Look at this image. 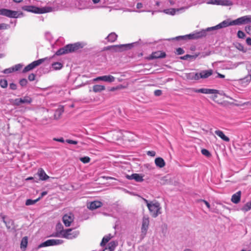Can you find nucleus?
I'll list each match as a JSON object with an SVG mask.
<instances>
[{
  "mask_svg": "<svg viewBox=\"0 0 251 251\" xmlns=\"http://www.w3.org/2000/svg\"><path fill=\"white\" fill-rule=\"evenodd\" d=\"M215 133L217 136H218L223 141L228 142L230 141L229 138L226 136L224 133V132L220 130H216L215 131Z\"/></svg>",
  "mask_w": 251,
  "mask_h": 251,
  "instance_id": "nucleus-20",
  "label": "nucleus"
},
{
  "mask_svg": "<svg viewBox=\"0 0 251 251\" xmlns=\"http://www.w3.org/2000/svg\"><path fill=\"white\" fill-rule=\"evenodd\" d=\"M192 91L195 93H201L205 94H217L219 93V91L216 89H208V88H201L195 89L192 88Z\"/></svg>",
  "mask_w": 251,
  "mask_h": 251,
  "instance_id": "nucleus-12",
  "label": "nucleus"
},
{
  "mask_svg": "<svg viewBox=\"0 0 251 251\" xmlns=\"http://www.w3.org/2000/svg\"><path fill=\"white\" fill-rule=\"evenodd\" d=\"M38 175L41 180H46L49 178V176L46 174L45 171L42 168H40L38 171Z\"/></svg>",
  "mask_w": 251,
  "mask_h": 251,
  "instance_id": "nucleus-21",
  "label": "nucleus"
},
{
  "mask_svg": "<svg viewBox=\"0 0 251 251\" xmlns=\"http://www.w3.org/2000/svg\"><path fill=\"white\" fill-rule=\"evenodd\" d=\"M177 54L180 55L184 53V50L181 48H178L176 50V52Z\"/></svg>",
  "mask_w": 251,
  "mask_h": 251,
  "instance_id": "nucleus-48",
  "label": "nucleus"
},
{
  "mask_svg": "<svg viewBox=\"0 0 251 251\" xmlns=\"http://www.w3.org/2000/svg\"><path fill=\"white\" fill-rule=\"evenodd\" d=\"M133 179L137 182H142L143 181V176L138 174H133Z\"/></svg>",
  "mask_w": 251,
  "mask_h": 251,
  "instance_id": "nucleus-33",
  "label": "nucleus"
},
{
  "mask_svg": "<svg viewBox=\"0 0 251 251\" xmlns=\"http://www.w3.org/2000/svg\"><path fill=\"white\" fill-rule=\"evenodd\" d=\"M14 72L13 68L12 67L5 69L3 71L4 74H10Z\"/></svg>",
  "mask_w": 251,
  "mask_h": 251,
  "instance_id": "nucleus-45",
  "label": "nucleus"
},
{
  "mask_svg": "<svg viewBox=\"0 0 251 251\" xmlns=\"http://www.w3.org/2000/svg\"><path fill=\"white\" fill-rule=\"evenodd\" d=\"M213 71L211 69L208 70L202 71L199 73L200 79V78H203V79L207 78L208 77H209L210 76H211L213 74Z\"/></svg>",
  "mask_w": 251,
  "mask_h": 251,
  "instance_id": "nucleus-16",
  "label": "nucleus"
},
{
  "mask_svg": "<svg viewBox=\"0 0 251 251\" xmlns=\"http://www.w3.org/2000/svg\"><path fill=\"white\" fill-rule=\"evenodd\" d=\"M220 0H210L207 2V4L219 5Z\"/></svg>",
  "mask_w": 251,
  "mask_h": 251,
  "instance_id": "nucleus-47",
  "label": "nucleus"
},
{
  "mask_svg": "<svg viewBox=\"0 0 251 251\" xmlns=\"http://www.w3.org/2000/svg\"><path fill=\"white\" fill-rule=\"evenodd\" d=\"M63 243V241L61 239H49L40 244L38 248L58 245L62 244Z\"/></svg>",
  "mask_w": 251,
  "mask_h": 251,
  "instance_id": "nucleus-10",
  "label": "nucleus"
},
{
  "mask_svg": "<svg viewBox=\"0 0 251 251\" xmlns=\"http://www.w3.org/2000/svg\"><path fill=\"white\" fill-rule=\"evenodd\" d=\"M27 242H28V238L26 236L24 237L23 238L21 241V249H25L27 245Z\"/></svg>",
  "mask_w": 251,
  "mask_h": 251,
  "instance_id": "nucleus-30",
  "label": "nucleus"
},
{
  "mask_svg": "<svg viewBox=\"0 0 251 251\" xmlns=\"http://www.w3.org/2000/svg\"><path fill=\"white\" fill-rule=\"evenodd\" d=\"M162 92L161 90H156L154 92V94L155 96H160L161 95Z\"/></svg>",
  "mask_w": 251,
  "mask_h": 251,
  "instance_id": "nucleus-50",
  "label": "nucleus"
},
{
  "mask_svg": "<svg viewBox=\"0 0 251 251\" xmlns=\"http://www.w3.org/2000/svg\"><path fill=\"white\" fill-rule=\"evenodd\" d=\"M3 222L5 224L7 228L9 229L11 227V225L13 224V221L11 220H5L4 217H3Z\"/></svg>",
  "mask_w": 251,
  "mask_h": 251,
  "instance_id": "nucleus-37",
  "label": "nucleus"
},
{
  "mask_svg": "<svg viewBox=\"0 0 251 251\" xmlns=\"http://www.w3.org/2000/svg\"><path fill=\"white\" fill-rule=\"evenodd\" d=\"M83 46L80 43H75V44H68L63 48L58 50L55 53L57 55H60L66 53L74 52L80 48H82Z\"/></svg>",
  "mask_w": 251,
  "mask_h": 251,
  "instance_id": "nucleus-4",
  "label": "nucleus"
},
{
  "mask_svg": "<svg viewBox=\"0 0 251 251\" xmlns=\"http://www.w3.org/2000/svg\"><path fill=\"white\" fill-rule=\"evenodd\" d=\"M133 44L134 43L128 44H123V45H115V46H111V48H113L116 51H120L124 47H129V48H130L131 47H132Z\"/></svg>",
  "mask_w": 251,
  "mask_h": 251,
  "instance_id": "nucleus-24",
  "label": "nucleus"
},
{
  "mask_svg": "<svg viewBox=\"0 0 251 251\" xmlns=\"http://www.w3.org/2000/svg\"><path fill=\"white\" fill-rule=\"evenodd\" d=\"M185 9L184 7H182L180 8H169L164 10L163 12L167 14H169L171 15H174L176 14V13L177 12H179L180 11L183 10Z\"/></svg>",
  "mask_w": 251,
  "mask_h": 251,
  "instance_id": "nucleus-18",
  "label": "nucleus"
},
{
  "mask_svg": "<svg viewBox=\"0 0 251 251\" xmlns=\"http://www.w3.org/2000/svg\"><path fill=\"white\" fill-rule=\"evenodd\" d=\"M47 194V192L46 191H44V192L41 193V196L39 197V198H40V199H41L42 197H43L44 196H45Z\"/></svg>",
  "mask_w": 251,
  "mask_h": 251,
  "instance_id": "nucleus-60",
  "label": "nucleus"
},
{
  "mask_svg": "<svg viewBox=\"0 0 251 251\" xmlns=\"http://www.w3.org/2000/svg\"><path fill=\"white\" fill-rule=\"evenodd\" d=\"M80 160L83 163H87L90 161V158L88 156H84L81 157L80 158Z\"/></svg>",
  "mask_w": 251,
  "mask_h": 251,
  "instance_id": "nucleus-41",
  "label": "nucleus"
},
{
  "mask_svg": "<svg viewBox=\"0 0 251 251\" xmlns=\"http://www.w3.org/2000/svg\"><path fill=\"white\" fill-rule=\"evenodd\" d=\"M100 0H92L94 3H98Z\"/></svg>",
  "mask_w": 251,
  "mask_h": 251,
  "instance_id": "nucleus-64",
  "label": "nucleus"
},
{
  "mask_svg": "<svg viewBox=\"0 0 251 251\" xmlns=\"http://www.w3.org/2000/svg\"><path fill=\"white\" fill-rule=\"evenodd\" d=\"M27 81L25 78H23L20 80L19 83L22 86H25L26 85Z\"/></svg>",
  "mask_w": 251,
  "mask_h": 251,
  "instance_id": "nucleus-46",
  "label": "nucleus"
},
{
  "mask_svg": "<svg viewBox=\"0 0 251 251\" xmlns=\"http://www.w3.org/2000/svg\"><path fill=\"white\" fill-rule=\"evenodd\" d=\"M249 23H251V15H247L240 17L230 22L225 20L219 24L214 26V28L218 27V29H220L227 27L229 25H245Z\"/></svg>",
  "mask_w": 251,
  "mask_h": 251,
  "instance_id": "nucleus-2",
  "label": "nucleus"
},
{
  "mask_svg": "<svg viewBox=\"0 0 251 251\" xmlns=\"http://www.w3.org/2000/svg\"><path fill=\"white\" fill-rule=\"evenodd\" d=\"M0 15H3L9 18H17L18 17V12L7 9H0Z\"/></svg>",
  "mask_w": 251,
  "mask_h": 251,
  "instance_id": "nucleus-11",
  "label": "nucleus"
},
{
  "mask_svg": "<svg viewBox=\"0 0 251 251\" xmlns=\"http://www.w3.org/2000/svg\"><path fill=\"white\" fill-rule=\"evenodd\" d=\"M54 9L53 7L50 6L38 7L32 5H25L22 7L23 10L36 14H43L52 12L53 11Z\"/></svg>",
  "mask_w": 251,
  "mask_h": 251,
  "instance_id": "nucleus-3",
  "label": "nucleus"
},
{
  "mask_svg": "<svg viewBox=\"0 0 251 251\" xmlns=\"http://www.w3.org/2000/svg\"><path fill=\"white\" fill-rule=\"evenodd\" d=\"M241 191H238L236 193L234 194L231 199V201L235 204L238 203L241 200Z\"/></svg>",
  "mask_w": 251,
  "mask_h": 251,
  "instance_id": "nucleus-19",
  "label": "nucleus"
},
{
  "mask_svg": "<svg viewBox=\"0 0 251 251\" xmlns=\"http://www.w3.org/2000/svg\"><path fill=\"white\" fill-rule=\"evenodd\" d=\"M133 174H132V175H130V176H129V175H126V178L127 179H129V180H132V179H133Z\"/></svg>",
  "mask_w": 251,
  "mask_h": 251,
  "instance_id": "nucleus-61",
  "label": "nucleus"
},
{
  "mask_svg": "<svg viewBox=\"0 0 251 251\" xmlns=\"http://www.w3.org/2000/svg\"><path fill=\"white\" fill-rule=\"evenodd\" d=\"M32 99L29 96H25L21 98H17L13 100V105L20 106L21 104H30Z\"/></svg>",
  "mask_w": 251,
  "mask_h": 251,
  "instance_id": "nucleus-8",
  "label": "nucleus"
},
{
  "mask_svg": "<svg viewBox=\"0 0 251 251\" xmlns=\"http://www.w3.org/2000/svg\"><path fill=\"white\" fill-rule=\"evenodd\" d=\"M217 77L221 78H225V76L224 75L217 73Z\"/></svg>",
  "mask_w": 251,
  "mask_h": 251,
  "instance_id": "nucleus-59",
  "label": "nucleus"
},
{
  "mask_svg": "<svg viewBox=\"0 0 251 251\" xmlns=\"http://www.w3.org/2000/svg\"><path fill=\"white\" fill-rule=\"evenodd\" d=\"M200 75L198 73L192 72L190 73L185 74L186 78L190 80H198L200 79Z\"/></svg>",
  "mask_w": 251,
  "mask_h": 251,
  "instance_id": "nucleus-15",
  "label": "nucleus"
},
{
  "mask_svg": "<svg viewBox=\"0 0 251 251\" xmlns=\"http://www.w3.org/2000/svg\"><path fill=\"white\" fill-rule=\"evenodd\" d=\"M144 7L143 4L141 2H138L137 3L136 8L140 9Z\"/></svg>",
  "mask_w": 251,
  "mask_h": 251,
  "instance_id": "nucleus-57",
  "label": "nucleus"
},
{
  "mask_svg": "<svg viewBox=\"0 0 251 251\" xmlns=\"http://www.w3.org/2000/svg\"><path fill=\"white\" fill-rule=\"evenodd\" d=\"M124 88H125V87L124 86H123L122 85H120L119 86H117V87H113L111 88L110 89V91H114L117 90L123 89Z\"/></svg>",
  "mask_w": 251,
  "mask_h": 251,
  "instance_id": "nucleus-43",
  "label": "nucleus"
},
{
  "mask_svg": "<svg viewBox=\"0 0 251 251\" xmlns=\"http://www.w3.org/2000/svg\"><path fill=\"white\" fill-rule=\"evenodd\" d=\"M218 27L214 28V26L206 28L205 29H202L200 31L194 32L192 33H190L188 35H184V36H179L176 37L175 38H173L171 39L172 40H178L179 39H183V40H192V39H197L199 38H201L203 37H205L207 35V33L208 32L212 31L218 29Z\"/></svg>",
  "mask_w": 251,
  "mask_h": 251,
  "instance_id": "nucleus-1",
  "label": "nucleus"
},
{
  "mask_svg": "<svg viewBox=\"0 0 251 251\" xmlns=\"http://www.w3.org/2000/svg\"><path fill=\"white\" fill-rule=\"evenodd\" d=\"M117 35L114 32H112L108 35L106 38L108 41L113 42L117 39Z\"/></svg>",
  "mask_w": 251,
  "mask_h": 251,
  "instance_id": "nucleus-29",
  "label": "nucleus"
},
{
  "mask_svg": "<svg viewBox=\"0 0 251 251\" xmlns=\"http://www.w3.org/2000/svg\"><path fill=\"white\" fill-rule=\"evenodd\" d=\"M105 89V87L101 85H95L93 87V91L95 93L100 92Z\"/></svg>",
  "mask_w": 251,
  "mask_h": 251,
  "instance_id": "nucleus-25",
  "label": "nucleus"
},
{
  "mask_svg": "<svg viewBox=\"0 0 251 251\" xmlns=\"http://www.w3.org/2000/svg\"><path fill=\"white\" fill-rule=\"evenodd\" d=\"M147 154L151 156H154L156 154V152L154 151H148L147 152Z\"/></svg>",
  "mask_w": 251,
  "mask_h": 251,
  "instance_id": "nucleus-55",
  "label": "nucleus"
},
{
  "mask_svg": "<svg viewBox=\"0 0 251 251\" xmlns=\"http://www.w3.org/2000/svg\"><path fill=\"white\" fill-rule=\"evenodd\" d=\"M198 54H195V55L186 54L185 55L181 56L180 57V59H182V60H188V59H189L190 60H192L195 59L198 57Z\"/></svg>",
  "mask_w": 251,
  "mask_h": 251,
  "instance_id": "nucleus-28",
  "label": "nucleus"
},
{
  "mask_svg": "<svg viewBox=\"0 0 251 251\" xmlns=\"http://www.w3.org/2000/svg\"><path fill=\"white\" fill-rule=\"evenodd\" d=\"M233 4L232 2L229 0H220L219 5L224 6H230Z\"/></svg>",
  "mask_w": 251,
  "mask_h": 251,
  "instance_id": "nucleus-31",
  "label": "nucleus"
},
{
  "mask_svg": "<svg viewBox=\"0 0 251 251\" xmlns=\"http://www.w3.org/2000/svg\"><path fill=\"white\" fill-rule=\"evenodd\" d=\"M246 43L248 45L251 46V38L250 37L247 38L246 39Z\"/></svg>",
  "mask_w": 251,
  "mask_h": 251,
  "instance_id": "nucleus-58",
  "label": "nucleus"
},
{
  "mask_svg": "<svg viewBox=\"0 0 251 251\" xmlns=\"http://www.w3.org/2000/svg\"><path fill=\"white\" fill-rule=\"evenodd\" d=\"M40 200V198H38V199L35 200H32L31 199H28L25 201L26 205H31L35 204L36 202Z\"/></svg>",
  "mask_w": 251,
  "mask_h": 251,
  "instance_id": "nucleus-35",
  "label": "nucleus"
},
{
  "mask_svg": "<svg viewBox=\"0 0 251 251\" xmlns=\"http://www.w3.org/2000/svg\"><path fill=\"white\" fill-rule=\"evenodd\" d=\"M23 67V65L21 64H18L12 67L14 70V72L18 71L21 69L22 67Z\"/></svg>",
  "mask_w": 251,
  "mask_h": 251,
  "instance_id": "nucleus-42",
  "label": "nucleus"
},
{
  "mask_svg": "<svg viewBox=\"0 0 251 251\" xmlns=\"http://www.w3.org/2000/svg\"><path fill=\"white\" fill-rule=\"evenodd\" d=\"M35 78V75L34 74H30L28 76V79L30 81H33Z\"/></svg>",
  "mask_w": 251,
  "mask_h": 251,
  "instance_id": "nucleus-51",
  "label": "nucleus"
},
{
  "mask_svg": "<svg viewBox=\"0 0 251 251\" xmlns=\"http://www.w3.org/2000/svg\"><path fill=\"white\" fill-rule=\"evenodd\" d=\"M251 209V201L246 203L241 208V210L244 212H247Z\"/></svg>",
  "mask_w": 251,
  "mask_h": 251,
  "instance_id": "nucleus-32",
  "label": "nucleus"
},
{
  "mask_svg": "<svg viewBox=\"0 0 251 251\" xmlns=\"http://www.w3.org/2000/svg\"><path fill=\"white\" fill-rule=\"evenodd\" d=\"M113 237V236L111 234H109L104 236L100 243L101 246H104Z\"/></svg>",
  "mask_w": 251,
  "mask_h": 251,
  "instance_id": "nucleus-26",
  "label": "nucleus"
},
{
  "mask_svg": "<svg viewBox=\"0 0 251 251\" xmlns=\"http://www.w3.org/2000/svg\"><path fill=\"white\" fill-rule=\"evenodd\" d=\"M9 87L12 90H16L17 89V85L15 83H11L9 85Z\"/></svg>",
  "mask_w": 251,
  "mask_h": 251,
  "instance_id": "nucleus-54",
  "label": "nucleus"
},
{
  "mask_svg": "<svg viewBox=\"0 0 251 251\" xmlns=\"http://www.w3.org/2000/svg\"><path fill=\"white\" fill-rule=\"evenodd\" d=\"M117 246V242L115 241H111L108 244V248H105L103 251H113Z\"/></svg>",
  "mask_w": 251,
  "mask_h": 251,
  "instance_id": "nucleus-27",
  "label": "nucleus"
},
{
  "mask_svg": "<svg viewBox=\"0 0 251 251\" xmlns=\"http://www.w3.org/2000/svg\"><path fill=\"white\" fill-rule=\"evenodd\" d=\"M66 141L67 143H68L69 144H70L76 145V144H77V141L72 140H70V139L66 140Z\"/></svg>",
  "mask_w": 251,
  "mask_h": 251,
  "instance_id": "nucleus-53",
  "label": "nucleus"
},
{
  "mask_svg": "<svg viewBox=\"0 0 251 251\" xmlns=\"http://www.w3.org/2000/svg\"><path fill=\"white\" fill-rule=\"evenodd\" d=\"M150 224L149 218L147 216L143 217L142 221V226L141 228V235L145 237L147 234Z\"/></svg>",
  "mask_w": 251,
  "mask_h": 251,
  "instance_id": "nucleus-9",
  "label": "nucleus"
},
{
  "mask_svg": "<svg viewBox=\"0 0 251 251\" xmlns=\"http://www.w3.org/2000/svg\"><path fill=\"white\" fill-rule=\"evenodd\" d=\"M52 67L55 70H58L61 69L63 65L60 62H55L52 64Z\"/></svg>",
  "mask_w": 251,
  "mask_h": 251,
  "instance_id": "nucleus-34",
  "label": "nucleus"
},
{
  "mask_svg": "<svg viewBox=\"0 0 251 251\" xmlns=\"http://www.w3.org/2000/svg\"><path fill=\"white\" fill-rule=\"evenodd\" d=\"M251 74L248 75L246 76L242 79V80L244 82H246L247 83H250L251 81Z\"/></svg>",
  "mask_w": 251,
  "mask_h": 251,
  "instance_id": "nucleus-38",
  "label": "nucleus"
},
{
  "mask_svg": "<svg viewBox=\"0 0 251 251\" xmlns=\"http://www.w3.org/2000/svg\"><path fill=\"white\" fill-rule=\"evenodd\" d=\"M198 201L203 202L208 208L209 209L210 208V205L208 201H206L201 199V200H199Z\"/></svg>",
  "mask_w": 251,
  "mask_h": 251,
  "instance_id": "nucleus-52",
  "label": "nucleus"
},
{
  "mask_svg": "<svg viewBox=\"0 0 251 251\" xmlns=\"http://www.w3.org/2000/svg\"><path fill=\"white\" fill-rule=\"evenodd\" d=\"M154 162L156 166L159 168H163L165 166V162L161 157H157L155 158Z\"/></svg>",
  "mask_w": 251,
  "mask_h": 251,
  "instance_id": "nucleus-23",
  "label": "nucleus"
},
{
  "mask_svg": "<svg viewBox=\"0 0 251 251\" xmlns=\"http://www.w3.org/2000/svg\"><path fill=\"white\" fill-rule=\"evenodd\" d=\"M166 56L164 52L161 51H157L152 53L151 58V59H157L160 58H164Z\"/></svg>",
  "mask_w": 251,
  "mask_h": 251,
  "instance_id": "nucleus-22",
  "label": "nucleus"
},
{
  "mask_svg": "<svg viewBox=\"0 0 251 251\" xmlns=\"http://www.w3.org/2000/svg\"><path fill=\"white\" fill-rule=\"evenodd\" d=\"M64 111V109L63 107L58 108L54 114V117L56 119H58L59 118L60 116L62 114Z\"/></svg>",
  "mask_w": 251,
  "mask_h": 251,
  "instance_id": "nucleus-36",
  "label": "nucleus"
},
{
  "mask_svg": "<svg viewBox=\"0 0 251 251\" xmlns=\"http://www.w3.org/2000/svg\"><path fill=\"white\" fill-rule=\"evenodd\" d=\"M237 36L239 38L243 39L245 37V34L241 30H239L237 32Z\"/></svg>",
  "mask_w": 251,
  "mask_h": 251,
  "instance_id": "nucleus-44",
  "label": "nucleus"
},
{
  "mask_svg": "<svg viewBox=\"0 0 251 251\" xmlns=\"http://www.w3.org/2000/svg\"><path fill=\"white\" fill-rule=\"evenodd\" d=\"M115 77L111 75H105L97 77L93 79L94 81H103L106 82H113L115 81Z\"/></svg>",
  "mask_w": 251,
  "mask_h": 251,
  "instance_id": "nucleus-13",
  "label": "nucleus"
},
{
  "mask_svg": "<svg viewBox=\"0 0 251 251\" xmlns=\"http://www.w3.org/2000/svg\"><path fill=\"white\" fill-rule=\"evenodd\" d=\"M74 216L71 213L64 215L62 218L63 222L66 226H70L71 224L74 221Z\"/></svg>",
  "mask_w": 251,
  "mask_h": 251,
  "instance_id": "nucleus-14",
  "label": "nucleus"
},
{
  "mask_svg": "<svg viewBox=\"0 0 251 251\" xmlns=\"http://www.w3.org/2000/svg\"><path fill=\"white\" fill-rule=\"evenodd\" d=\"M144 201L146 202L147 206H148V204H151V203L152 202V201L149 202V201L148 200H147L146 199H144Z\"/></svg>",
  "mask_w": 251,
  "mask_h": 251,
  "instance_id": "nucleus-63",
  "label": "nucleus"
},
{
  "mask_svg": "<svg viewBox=\"0 0 251 251\" xmlns=\"http://www.w3.org/2000/svg\"><path fill=\"white\" fill-rule=\"evenodd\" d=\"M201 152L203 155L206 157H210L211 156L210 152L206 149H202Z\"/></svg>",
  "mask_w": 251,
  "mask_h": 251,
  "instance_id": "nucleus-40",
  "label": "nucleus"
},
{
  "mask_svg": "<svg viewBox=\"0 0 251 251\" xmlns=\"http://www.w3.org/2000/svg\"><path fill=\"white\" fill-rule=\"evenodd\" d=\"M0 86L3 88H5L7 86V81L6 79L0 80Z\"/></svg>",
  "mask_w": 251,
  "mask_h": 251,
  "instance_id": "nucleus-39",
  "label": "nucleus"
},
{
  "mask_svg": "<svg viewBox=\"0 0 251 251\" xmlns=\"http://www.w3.org/2000/svg\"><path fill=\"white\" fill-rule=\"evenodd\" d=\"M9 25L6 24L2 23L0 24V30L6 29L8 28Z\"/></svg>",
  "mask_w": 251,
  "mask_h": 251,
  "instance_id": "nucleus-49",
  "label": "nucleus"
},
{
  "mask_svg": "<svg viewBox=\"0 0 251 251\" xmlns=\"http://www.w3.org/2000/svg\"><path fill=\"white\" fill-rule=\"evenodd\" d=\"M53 140L54 141H57V142H61V143H64V140L63 139V138L61 137V138H54L53 139Z\"/></svg>",
  "mask_w": 251,
  "mask_h": 251,
  "instance_id": "nucleus-56",
  "label": "nucleus"
},
{
  "mask_svg": "<svg viewBox=\"0 0 251 251\" xmlns=\"http://www.w3.org/2000/svg\"><path fill=\"white\" fill-rule=\"evenodd\" d=\"M60 234L63 238L68 239H73L77 237L79 232L78 230L73 231L71 228H69L61 231Z\"/></svg>",
  "mask_w": 251,
  "mask_h": 251,
  "instance_id": "nucleus-7",
  "label": "nucleus"
},
{
  "mask_svg": "<svg viewBox=\"0 0 251 251\" xmlns=\"http://www.w3.org/2000/svg\"><path fill=\"white\" fill-rule=\"evenodd\" d=\"M148 208L153 218H156L159 214H161V208L160 203L158 202H152L151 204H148Z\"/></svg>",
  "mask_w": 251,
  "mask_h": 251,
  "instance_id": "nucleus-6",
  "label": "nucleus"
},
{
  "mask_svg": "<svg viewBox=\"0 0 251 251\" xmlns=\"http://www.w3.org/2000/svg\"><path fill=\"white\" fill-rule=\"evenodd\" d=\"M53 57V56H52L51 57H47L44 58L40 59H38L37 60L32 62V63H31L29 64H28V65H27L24 69V70H23V73H25L27 72L28 71H30L45 61H47V62L49 63L50 62V60Z\"/></svg>",
  "mask_w": 251,
  "mask_h": 251,
  "instance_id": "nucleus-5",
  "label": "nucleus"
},
{
  "mask_svg": "<svg viewBox=\"0 0 251 251\" xmlns=\"http://www.w3.org/2000/svg\"><path fill=\"white\" fill-rule=\"evenodd\" d=\"M238 50H242V51H243V50H244V47H243V46L242 45L239 44V47H238Z\"/></svg>",
  "mask_w": 251,
  "mask_h": 251,
  "instance_id": "nucleus-62",
  "label": "nucleus"
},
{
  "mask_svg": "<svg viewBox=\"0 0 251 251\" xmlns=\"http://www.w3.org/2000/svg\"><path fill=\"white\" fill-rule=\"evenodd\" d=\"M102 203L100 201H94L87 205V207L91 210H94L102 206Z\"/></svg>",
  "mask_w": 251,
  "mask_h": 251,
  "instance_id": "nucleus-17",
  "label": "nucleus"
}]
</instances>
